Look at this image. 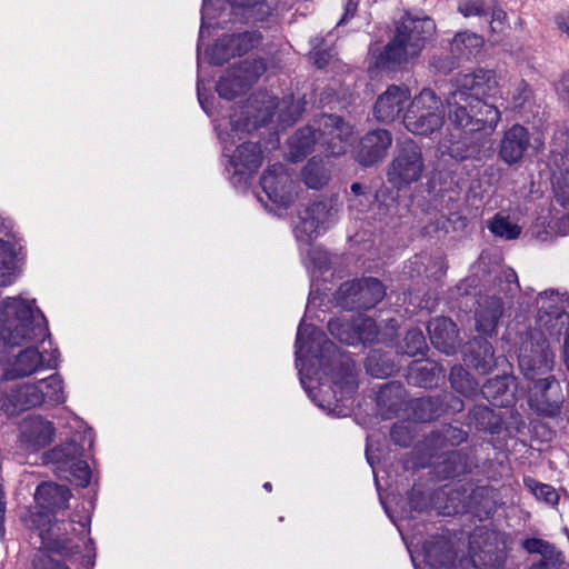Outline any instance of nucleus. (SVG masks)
Masks as SVG:
<instances>
[{"label":"nucleus","mask_w":569,"mask_h":569,"mask_svg":"<svg viewBox=\"0 0 569 569\" xmlns=\"http://www.w3.org/2000/svg\"><path fill=\"white\" fill-rule=\"evenodd\" d=\"M357 342H371L377 338L378 329L375 320L367 317H358L355 320Z\"/></svg>","instance_id":"obj_46"},{"label":"nucleus","mask_w":569,"mask_h":569,"mask_svg":"<svg viewBox=\"0 0 569 569\" xmlns=\"http://www.w3.org/2000/svg\"><path fill=\"white\" fill-rule=\"evenodd\" d=\"M445 399H449L447 402L448 407L453 411H461L463 408V402L453 396H445Z\"/></svg>","instance_id":"obj_63"},{"label":"nucleus","mask_w":569,"mask_h":569,"mask_svg":"<svg viewBox=\"0 0 569 569\" xmlns=\"http://www.w3.org/2000/svg\"><path fill=\"white\" fill-rule=\"evenodd\" d=\"M547 552H543L541 561L537 565V569H558L563 563V556L557 551L551 545L548 546Z\"/></svg>","instance_id":"obj_52"},{"label":"nucleus","mask_w":569,"mask_h":569,"mask_svg":"<svg viewBox=\"0 0 569 569\" xmlns=\"http://www.w3.org/2000/svg\"><path fill=\"white\" fill-rule=\"evenodd\" d=\"M549 543L537 538H529L523 541V548L530 553H540L547 552Z\"/></svg>","instance_id":"obj_58"},{"label":"nucleus","mask_w":569,"mask_h":569,"mask_svg":"<svg viewBox=\"0 0 569 569\" xmlns=\"http://www.w3.org/2000/svg\"><path fill=\"white\" fill-rule=\"evenodd\" d=\"M341 305L349 309H370L385 296L382 283L375 278L346 282L338 291Z\"/></svg>","instance_id":"obj_13"},{"label":"nucleus","mask_w":569,"mask_h":569,"mask_svg":"<svg viewBox=\"0 0 569 569\" xmlns=\"http://www.w3.org/2000/svg\"><path fill=\"white\" fill-rule=\"evenodd\" d=\"M82 451L83 448L76 440H71L44 452L42 458L44 463L53 465L56 472L60 476L64 471H70L72 466L81 459Z\"/></svg>","instance_id":"obj_25"},{"label":"nucleus","mask_w":569,"mask_h":569,"mask_svg":"<svg viewBox=\"0 0 569 569\" xmlns=\"http://www.w3.org/2000/svg\"><path fill=\"white\" fill-rule=\"evenodd\" d=\"M318 137L316 130L306 127L298 130L289 140V156L292 161H299L306 157L312 147L318 143L331 156L346 152L347 141L351 136V128L340 117L322 114L318 119Z\"/></svg>","instance_id":"obj_7"},{"label":"nucleus","mask_w":569,"mask_h":569,"mask_svg":"<svg viewBox=\"0 0 569 569\" xmlns=\"http://www.w3.org/2000/svg\"><path fill=\"white\" fill-rule=\"evenodd\" d=\"M503 312V303L500 298L486 297L479 302L476 311L477 329L483 335L495 331L498 321Z\"/></svg>","instance_id":"obj_27"},{"label":"nucleus","mask_w":569,"mask_h":569,"mask_svg":"<svg viewBox=\"0 0 569 569\" xmlns=\"http://www.w3.org/2000/svg\"><path fill=\"white\" fill-rule=\"evenodd\" d=\"M367 372L376 378H388L391 373L390 359L387 353L372 350L366 362Z\"/></svg>","instance_id":"obj_41"},{"label":"nucleus","mask_w":569,"mask_h":569,"mask_svg":"<svg viewBox=\"0 0 569 569\" xmlns=\"http://www.w3.org/2000/svg\"><path fill=\"white\" fill-rule=\"evenodd\" d=\"M383 442L385 443L381 445V436L379 433H371L368 436L366 456L372 468L380 503L388 518H391L388 491L391 482L387 465L389 447L386 437H383Z\"/></svg>","instance_id":"obj_11"},{"label":"nucleus","mask_w":569,"mask_h":569,"mask_svg":"<svg viewBox=\"0 0 569 569\" xmlns=\"http://www.w3.org/2000/svg\"><path fill=\"white\" fill-rule=\"evenodd\" d=\"M261 187L267 198L278 206L288 207L293 201V181L282 164H273L263 172Z\"/></svg>","instance_id":"obj_17"},{"label":"nucleus","mask_w":569,"mask_h":569,"mask_svg":"<svg viewBox=\"0 0 569 569\" xmlns=\"http://www.w3.org/2000/svg\"><path fill=\"white\" fill-rule=\"evenodd\" d=\"M530 144V134L528 130L515 124L508 129L500 141L499 156L508 164L520 161Z\"/></svg>","instance_id":"obj_22"},{"label":"nucleus","mask_w":569,"mask_h":569,"mask_svg":"<svg viewBox=\"0 0 569 569\" xmlns=\"http://www.w3.org/2000/svg\"><path fill=\"white\" fill-rule=\"evenodd\" d=\"M373 411L381 419H389L391 413V383L383 382L372 388Z\"/></svg>","instance_id":"obj_37"},{"label":"nucleus","mask_w":569,"mask_h":569,"mask_svg":"<svg viewBox=\"0 0 569 569\" xmlns=\"http://www.w3.org/2000/svg\"><path fill=\"white\" fill-rule=\"evenodd\" d=\"M458 11L466 18L486 16L483 0H466L459 3Z\"/></svg>","instance_id":"obj_53"},{"label":"nucleus","mask_w":569,"mask_h":569,"mask_svg":"<svg viewBox=\"0 0 569 569\" xmlns=\"http://www.w3.org/2000/svg\"><path fill=\"white\" fill-rule=\"evenodd\" d=\"M449 379L452 388L462 396L471 398L477 395L478 383L462 367H453L450 371Z\"/></svg>","instance_id":"obj_39"},{"label":"nucleus","mask_w":569,"mask_h":569,"mask_svg":"<svg viewBox=\"0 0 569 569\" xmlns=\"http://www.w3.org/2000/svg\"><path fill=\"white\" fill-rule=\"evenodd\" d=\"M558 231L563 236L569 233V217H562L558 221Z\"/></svg>","instance_id":"obj_64"},{"label":"nucleus","mask_w":569,"mask_h":569,"mask_svg":"<svg viewBox=\"0 0 569 569\" xmlns=\"http://www.w3.org/2000/svg\"><path fill=\"white\" fill-rule=\"evenodd\" d=\"M507 22V13L502 9H495L491 14L490 28L493 32H500Z\"/></svg>","instance_id":"obj_57"},{"label":"nucleus","mask_w":569,"mask_h":569,"mask_svg":"<svg viewBox=\"0 0 569 569\" xmlns=\"http://www.w3.org/2000/svg\"><path fill=\"white\" fill-rule=\"evenodd\" d=\"M405 128L415 134H429L443 124L442 101L435 91L425 88L408 104L401 116Z\"/></svg>","instance_id":"obj_8"},{"label":"nucleus","mask_w":569,"mask_h":569,"mask_svg":"<svg viewBox=\"0 0 569 569\" xmlns=\"http://www.w3.org/2000/svg\"><path fill=\"white\" fill-rule=\"evenodd\" d=\"M390 133L387 130H375L362 138L357 154L358 161L363 166H372L386 157Z\"/></svg>","instance_id":"obj_24"},{"label":"nucleus","mask_w":569,"mask_h":569,"mask_svg":"<svg viewBox=\"0 0 569 569\" xmlns=\"http://www.w3.org/2000/svg\"><path fill=\"white\" fill-rule=\"evenodd\" d=\"M425 166L419 146L412 140L400 143L398 156L393 160V177L402 183H411L420 179Z\"/></svg>","instance_id":"obj_19"},{"label":"nucleus","mask_w":569,"mask_h":569,"mask_svg":"<svg viewBox=\"0 0 569 569\" xmlns=\"http://www.w3.org/2000/svg\"><path fill=\"white\" fill-rule=\"evenodd\" d=\"M393 104L398 107L397 114L400 117V112L403 110V103L410 99V91L408 88L393 86Z\"/></svg>","instance_id":"obj_55"},{"label":"nucleus","mask_w":569,"mask_h":569,"mask_svg":"<svg viewBox=\"0 0 569 569\" xmlns=\"http://www.w3.org/2000/svg\"><path fill=\"white\" fill-rule=\"evenodd\" d=\"M391 64V43L375 44L370 48L368 72L371 78L389 76Z\"/></svg>","instance_id":"obj_33"},{"label":"nucleus","mask_w":569,"mask_h":569,"mask_svg":"<svg viewBox=\"0 0 569 569\" xmlns=\"http://www.w3.org/2000/svg\"><path fill=\"white\" fill-rule=\"evenodd\" d=\"M300 243L301 252H307V258L309 262L318 269H322L328 263V254L325 250H322L319 247H311V241L309 244H306L303 242Z\"/></svg>","instance_id":"obj_48"},{"label":"nucleus","mask_w":569,"mask_h":569,"mask_svg":"<svg viewBox=\"0 0 569 569\" xmlns=\"http://www.w3.org/2000/svg\"><path fill=\"white\" fill-rule=\"evenodd\" d=\"M429 67L435 73L447 74L455 69L456 62L450 54H435L429 61Z\"/></svg>","instance_id":"obj_51"},{"label":"nucleus","mask_w":569,"mask_h":569,"mask_svg":"<svg viewBox=\"0 0 569 569\" xmlns=\"http://www.w3.org/2000/svg\"><path fill=\"white\" fill-rule=\"evenodd\" d=\"M373 114L379 121H388L391 117V94L390 89L387 88L386 91L378 98L375 107Z\"/></svg>","instance_id":"obj_49"},{"label":"nucleus","mask_w":569,"mask_h":569,"mask_svg":"<svg viewBox=\"0 0 569 569\" xmlns=\"http://www.w3.org/2000/svg\"><path fill=\"white\" fill-rule=\"evenodd\" d=\"M48 336L47 320L36 300L21 297L0 302V367L4 380L30 377L42 368H54L56 361L46 363L43 355L33 343Z\"/></svg>","instance_id":"obj_3"},{"label":"nucleus","mask_w":569,"mask_h":569,"mask_svg":"<svg viewBox=\"0 0 569 569\" xmlns=\"http://www.w3.org/2000/svg\"><path fill=\"white\" fill-rule=\"evenodd\" d=\"M21 247L12 239H0V287L11 284L18 277V250Z\"/></svg>","instance_id":"obj_29"},{"label":"nucleus","mask_w":569,"mask_h":569,"mask_svg":"<svg viewBox=\"0 0 569 569\" xmlns=\"http://www.w3.org/2000/svg\"><path fill=\"white\" fill-rule=\"evenodd\" d=\"M558 28L569 38V13L559 16L556 20Z\"/></svg>","instance_id":"obj_61"},{"label":"nucleus","mask_w":569,"mask_h":569,"mask_svg":"<svg viewBox=\"0 0 569 569\" xmlns=\"http://www.w3.org/2000/svg\"><path fill=\"white\" fill-rule=\"evenodd\" d=\"M441 367L431 361H415L408 370V380L419 387L429 388L437 383Z\"/></svg>","instance_id":"obj_32"},{"label":"nucleus","mask_w":569,"mask_h":569,"mask_svg":"<svg viewBox=\"0 0 569 569\" xmlns=\"http://www.w3.org/2000/svg\"><path fill=\"white\" fill-rule=\"evenodd\" d=\"M264 71L266 64L262 60H244L239 66L229 69L220 78L217 91L223 99H233L250 88Z\"/></svg>","instance_id":"obj_12"},{"label":"nucleus","mask_w":569,"mask_h":569,"mask_svg":"<svg viewBox=\"0 0 569 569\" xmlns=\"http://www.w3.org/2000/svg\"><path fill=\"white\" fill-rule=\"evenodd\" d=\"M563 395L560 382L548 376L533 382L529 390L528 405L540 416L556 417L561 410Z\"/></svg>","instance_id":"obj_14"},{"label":"nucleus","mask_w":569,"mask_h":569,"mask_svg":"<svg viewBox=\"0 0 569 569\" xmlns=\"http://www.w3.org/2000/svg\"><path fill=\"white\" fill-rule=\"evenodd\" d=\"M328 329L339 341L349 346L357 343L355 322L349 323L342 319H332L328 322Z\"/></svg>","instance_id":"obj_44"},{"label":"nucleus","mask_w":569,"mask_h":569,"mask_svg":"<svg viewBox=\"0 0 569 569\" xmlns=\"http://www.w3.org/2000/svg\"><path fill=\"white\" fill-rule=\"evenodd\" d=\"M486 96L487 94H472L471 98L470 111L475 114L476 121L478 122V131H482L487 128L493 130L501 118L499 109L481 98Z\"/></svg>","instance_id":"obj_31"},{"label":"nucleus","mask_w":569,"mask_h":569,"mask_svg":"<svg viewBox=\"0 0 569 569\" xmlns=\"http://www.w3.org/2000/svg\"><path fill=\"white\" fill-rule=\"evenodd\" d=\"M470 415L471 419L475 420L479 426L486 427L490 423L492 411L486 406H476Z\"/></svg>","instance_id":"obj_54"},{"label":"nucleus","mask_w":569,"mask_h":569,"mask_svg":"<svg viewBox=\"0 0 569 569\" xmlns=\"http://www.w3.org/2000/svg\"><path fill=\"white\" fill-rule=\"evenodd\" d=\"M56 429L41 416H30L20 426L19 442L26 451L37 452L53 440Z\"/></svg>","instance_id":"obj_18"},{"label":"nucleus","mask_w":569,"mask_h":569,"mask_svg":"<svg viewBox=\"0 0 569 569\" xmlns=\"http://www.w3.org/2000/svg\"><path fill=\"white\" fill-rule=\"evenodd\" d=\"M359 0H346L345 4V14L339 23L343 22L346 19L355 16L358 8Z\"/></svg>","instance_id":"obj_60"},{"label":"nucleus","mask_w":569,"mask_h":569,"mask_svg":"<svg viewBox=\"0 0 569 569\" xmlns=\"http://www.w3.org/2000/svg\"><path fill=\"white\" fill-rule=\"evenodd\" d=\"M482 43L480 37L475 33L469 32H459L455 36L451 47L452 50L458 51L460 54H463L462 47L465 48H476Z\"/></svg>","instance_id":"obj_50"},{"label":"nucleus","mask_w":569,"mask_h":569,"mask_svg":"<svg viewBox=\"0 0 569 569\" xmlns=\"http://www.w3.org/2000/svg\"><path fill=\"white\" fill-rule=\"evenodd\" d=\"M338 212V206L332 199H326L306 206L299 212V223L296 237L299 242H309L323 232Z\"/></svg>","instance_id":"obj_10"},{"label":"nucleus","mask_w":569,"mask_h":569,"mask_svg":"<svg viewBox=\"0 0 569 569\" xmlns=\"http://www.w3.org/2000/svg\"><path fill=\"white\" fill-rule=\"evenodd\" d=\"M59 477L67 479L70 482H74L77 486L87 487L91 479V471L88 463L80 459L70 471H64Z\"/></svg>","instance_id":"obj_47"},{"label":"nucleus","mask_w":569,"mask_h":569,"mask_svg":"<svg viewBox=\"0 0 569 569\" xmlns=\"http://www.w3.org/2000/svg\"><path fill=\"white\" fill-rule=\"evenodd\" d=\"M529 93L530 92H529L528 84L522 80L518 81L516 84V91L512 96L513 106L521 107L525 103V101L528 99Z\"/></svg>","instance_id":"obj_56"},{"label":"nucleus","mask_w":569,"mask_h":569,"mask_svg":"<svg viewBox=\"0 0 569 569\" xmlns=\"http://www.w3.org/2000/svg\"><path fill=\"white\" fill-rule=\"evenodd\" d=\"M488 228L496 237L505 240H515L521 233V227L512 222L509 217L497 213L488 223Z\"/></svg>","instance_id":"obj_38"},{"label":"nucleus","mask_w":569,"mask_h":569,"mask_svg":"<svg viewBox=\"0 0 569 569\" xmlns=\"http://www.w3.org/2000/svg\"><path fill=\"white\" fill-rule=\"evenodd\" d=\"M526 488L540 501L550 506L558 503L559 495L557 490L547 483H541L533 478L527 477L523 479Z\"/></svg>","instance_id":"obj_42"},{"label":"nucleus","mask_w":569,"mask_h":569,"mask_svg":"<svg viewBox=\"0 0 569 569\" xmlns=\"http://www.w3.org/2000/svg\"><path fill=\"white\" fill-rule=\"evenodd\" d=\"M40 385L43 388L44 402L57 406L66 401L63 381L59 375L41 379Z\"/></svg>","instance_id":"obj_40"},{"label":"nucleus","mask_w":569,"mask_h":569,"mask_svg":"<svg viewBox=\"0 0 569 569\" xmlns=\"http://www.w3.org/2000/svg\"><path fill=\"white\" fill-rule=\"evenodd\" d=\"M429 467L438 478L448 479L458 477L469 469V458L462 450H451L443 452H430Z\"/></svg>","instance_id":"obj_21"},{"label":"nucleus","mask_w":569,"mask_h":569,"mask_svg":"<svg viewBox=\"0 0 569 569\" xmlns=\"http://www.w3.org/2000/svg\"><path fill=\"white\" fill-rule=\"evenodd\" d=\"M70 498V490L66 486L53 482L39 485L34 492V500L41 511L32 512L31 523L39 531L42 547L52 553L69 557L74 553L70 540L67 538L70 530L76 531L74 523L83 530L90 522L88 513L64 518V509Z\"/></svg>","instance_id":"obj_4"},{"label":"nucleus","mask_w":569,"mask_h":569,"mask_svg":"<svg viewBox=\"0 0 569 569\" xmlns=\"http://www.w3.org/2000/svg\"><path fill=\"white\" fill-rule=\"evenodd\" d=\"M517 378L513 376H498L489 379L481 388V395L491 405L508 408L517 400Z\"/></svg>","instance_id":"obj_20"},{"label":"nucleus","mask_w":569,"mask_h":569,"mask_svg":"<svg viewBox=\"0 0 569 569\" xmlns=\"http://www.w3.org/2000/svg\"><path fill=\"white\" fill-rule=\"evenodd\" d=\"M296 367L311 400L330 415H342L340 402L347 400L358 387L356 366L326 339L323 331L312 325H299Z\"/></svg>","instance_id":"obj_1"},{"label":"nucleus","mask_w":569,"mask_h":569,"mask_svg":"<svg viewBox=\"0 0 569 569\" xmlns=\"http://www.w3.org/2000/svg\"><path fill=\"white\" fill-rule=\"evenodd\" d=\"M305 183L312 189H320L327 184L329 174L322 160L312 158L308 161L301 172Z\"/></svg>","instance_id":"obj_36"},{"label":"nucleus","mask_w":569,"mask_h":569,"mask_svg":"<svg viewBox=\"0 0 569 569\" xmlns=\"http://www.w3.org/2000/svg\"><path fill=\"white\" fill-rule=\"evenodd\" d=\"M467 438L468 432L463 429L445 425L428 437L426 446L430 452L450 451L449 448L461 445Z\"/></svg>","instance_id":"obj_28"},{"label":"nucleus","mask_w":569,"mask_h":569,"mask_svg":"<svg viewBox=\"0 0 569 569\" xmlns=\"http://www.w3.org/2000/svg\"><path fill=\"white\" fill-rule=\"evenodd\" d=\"M538 313H551V311H565L563 295L553 289L540 292L536 299Z\"/></svg>","instance_id":"obj_43"},{"label":"nucleus","mask_w":569,"mask_h":569,"mask_svg":"<svg viewBox=\"0 0 569 569\" xmlns=\"http://www.w3.org/2000/svg\"><path fill=\"white\" fill-rule=\"evenodd\" d=\"M427 329L435 348L446 355L455 352L459 339L457 326L451 319L437 317L429 321Z\"/></svg>","instance_id":"obj_23"},{"label":"nucleus","mask_w":569,"mask_h":569,"mask_svg":"<svg viewBox=\"0 0 569 569\" xmlns=\"http://www.w3.org/2000/svg\"><path fill=\"white\" fill-rule=\"evenodd\" d=\"M40 569H69L67 566L58 562L57 560L48 557L43 560V566Z\"/></svg>","instance_id":"obj_62"},{"label":"nucleus","mask_w":569,"mask_h":569,"mask_svg":"<svg viewBox=\"0 0 569 569\" xmlns=\"http://www.w3.org/2000/svg\"><path fill=\"white\" fill-rule=\"evenodd\" d=\"M465 361L479 373H489L496 366L492 345L482 338L475 339L468 348Z\"/></svg>","instance_id":"obj_26"},{"label":"nucleus","mask_w":569,"mask_h":569,"mask_svg":"<svg viewBox=\"0 0 569 569\" xmlns=\"http://www.w3.org/2000/svg\"><path fill=\"white\" fill-rule=\"evenodd\" d=\"M261 34L256 31H247L240 34L226 36L219 39L209 50V59L213 64H222L233 56H241L258 47Z\"/></svg>","instance_id":"obj_16"},{"label":"nucleus","mask_w":569,"mask_h":569,"mask_svg":"<svg viewBox=\"0 0 569 569\" xmlns=\"http://www.w3.org/2000/svg\"><path fill=\"white\" fill-rule=\"evenodd\" d=\"M501 277L507 282V291L512 292L513 290L518 289V277L513 269H505L501 271Z\"/></svg>","instance_id":"obj_59"},{"label":"nucleus","mask_w":569,"mask_h":569,"mask_svg":"<svg viewBox=\"0 0 569 569\" xmlns=\"http://www.w3.org/2000/svg\"><path fill=\"white\" fill-rule=\"evenodd\" d=\"M498 82L491 70L478 69L472 73L458 74L456 89L447 97L448 117L451 124L466 133L478 131V122L470 111L472 94H491Z\"/></svg>","instance_id":"obj_5"},{"label":"nucleus","mask_w":569,"mask_h":569,"mask_svg":"<svg viewBox=\"0 0 569 569\" xmlns=\"http://www.w3.org/2000/svg\"><path fill=\"white\" fill-rule=\"evenodd\" d=\"M456 553L448 542L432 546L426 552V561L433 569H453Z\"/></svg>","instance_id":"obj_35"},{"label":"nucleus","mask_w":569,"mask_h":569,"mask_svg":"<svg viewBox=\"0 0 569 569\" xmlns=\"http://www.w3.org/2000/svg\"><path fill=\"white\" fill-rule=\"evenodd\" d=\"M443 399L440 397H420L409 401L411 411L408 418L416 422H427L441 416L445 411Z\"/></svg>","instance_id":"obj_30"},{"label":"nucleus","mask_w":569,"mask_h":569,"mask_svg":"<svg viewBox=\"0 0 569 569\" xmlns=\"http://www.w3.org/2000/svg\"><path fill=\"white\" fill-rule=\"evenodd\" d=\"M273 110L278 114V122L287 127L300 117L303 108L300 101H295L292 97L278 101L268 92H260L253 96L247 106L236 110L228 122L217 127L223 157L228 159L229 179L234 187L247 184L260 168V147L244 139L252 130L271 120Z\"/></svg>","instance_id":"obj_2"},{"label":"nucleus","mask_w":569,"mask_h":569,"mask_svg":"<svg viewBox=\"0 0 569 569\" xmlns=\"http://www.w3.org/2000/svg\"><path fill=\"white\" fill-rule=\"evenodd\" d=\"M436 30V22L430 17L403 12L393 29V72L412 68Z\"/></svg>","instance_id":"obj_6"},{"label":"nucleus","mask_w":569,"mask_h":569,"mask_svg":"<svg viewBox=\"0 0 569 569\" xmlns=\"http://www.w3.org/2000/svg\"><path fill=\"white\" fill-rule=\"evenodd\" d=\"M427 348L426 338L420 329L408 330L405 337V346L402 347L405 353L408 356L422 355Z\"/></svg>","instance_id":"obj_45"},{"label":"nucleus","mask_w":569,"mask_h":569,"mask_svg":"<svg viewBox=\"0 0 569 569\" xmlns=\"http://www.w3.org/2000/svg\"><path fill=\"white\" fill-rule=\"evenodd\" d=\"M42 403H44L43 388H41L40 380H38L19 383L10 390L3 391L0 409L8 418H11Z\"/></svg>","instance_id":"obj_15"},{"label":"nucleus","mask_w":569,"mask_h":569,"mask_svg":"<svg viewBox=\"0 0 569 569\" xmlns=\"http://www.w3.org/2000/svg\"><path fill=\"white\" fill-rule=\"evenodd\" d=\"M518 365L523 377L532 382L552 370L555 357L541 332H531L529 338L522 341Z\"/></svg>","instance_id":"obj_9"},{"label":"nucleus","mask_w":569,"mask_h":569,"mask_svg":"<svg viewBox=\"0 0 569 569\" xmlns=\"http://www.w3.org/2000/svg\"><path fill=\"white\" fill-rule=\"evenodd\" d=\"M537 323L543 336L547 332L550 336L559 337L568 330L569 315L567 311H551V313H537Z\"/></svg>","instance_id":"obj_34"}]
</instances>
